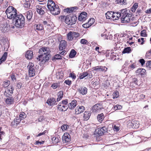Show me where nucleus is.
<instances>
[{
  "label": "nucleus",
  "instance_id": "f257e3e1",
  "mask_svg": "<svg viewBox=\"0 0 151 151\" xmlns=\"http://www.w3.org/2000/svg\"><path fill=\"white\" fill-rule=\"evenodd\" d=\"M39 52L40 55L37 58V60L39 61L41 60V62L42 64L49 60L50 55V52H48L47 47L40 48L39 50Z\"/></svg>",
  "mask_w": 151,
  "mask_h": 151
},
{
  "label": "nucleus",
  "instance_id": "f03ea898",
  "mask_svg": "<svg viewBox=\"0 0 151 151\" xmlns=\"http://www.w3.org/2000/svg\"><path fill=\"white\" fill-rule=\"evenodd\" d=\"M13 22L14 23V24L17 27L22 28L25 24L24 16L21 14L17 15L15 18L13 19Z\"/></svg>",
  "mask_w": 151,
  "mask_h": 151
},
{
  "label": "nucleus",
  "instance_id": "7ed1b4c3",
  "mask_svg": "<svg viewBox=\"0 0 151 151\" xmlns=\"http://www.w3.org/2000/svg\"><path fill=\"white\" fill-rule=\"evenodd\" d=\"M47 6L49 10L52 14L57 15L60 13V11L58 6L56 5L53 1L48 0Z\"/></svg>",
  "mask_w": 151,
  "mask_h": 151
},
{
  "label": "nucleus",
  "instance_id": "20e7f679",
  "mask_svg": "<svg viewBox=\"0 0 151 151\" xmlns=\"http://www.w3.org/2000/svg\"><path fill=\"white\" fill-rule=\"evenodd\" d=\"M122 15L121 19L122 23H128L130 22L132 15L130 14L129 10H127L126 9L122 10Z\"/></svg>",
  "mask_w": 151,
  "mask_h": 151
},
{
  "label": "nucleus",
  "instance_id": "39448f33",
  "mask_svg": "<svg viewBox=\"0 0 151 151\" xmlns=\"http://www.w3.org/2000/svg\"><path fill=\"white\" fill-rule=\"evenodd\" d=\"M5 12L7 18L9 19H14L17 15V10L12 6H9L6 9Z\"/></svg>",
  "mask_w": 151,
  "mask_h": 151
},
{
  "label": "nucleus",
  "instance_id": "423d86ee",
  "mask_svg": "<svg viewBox=\"0 0 151 151\" xmlns=\"http://www.w3.org/2000/svg\"><path fill=\"white\" fill-rule=\"evenodd\" d=\"M77 17L76 16L73 14L67 16V18L65 20V22L69 25H72L75 24L76 21Z\"/></svg>",
  "mask_w": 151,
  "mask_h": 151
},
{
  "label": "nucleus",
  "instance_id": "0eeeda50",
  "mask_svg": "<svg viewBox=\"0 0 151 151\" xmlns=\"http://www.w3.org/2000/svg\"><path fill=\"white\" fill-rule=\"evenodd\" d=\"M80 36V34L74 32H70L67 35L68 40L70 41L76 40Z\"/></svg>",
  "mask_w": 151,
  "mask_h": 151
},
{
  "label": "nucleus",
  "instance_id": "6e6552de",
  "mask_svg": "<svg viewBox=\"0 0 151 151\" xmlns=\"http://www.w3.org/2000/svg\"><path fill=\"white\" fill-rule=\"evenodd\" d=\"M127 125L130 127L137 128L139 127V122L137 120H133L132 121L129 120L127 122Z\"/></svg>",
  "mask_w": 151,
  "mask_h": 151
},
{
  "label": "nucleus",
  "instance_id": "1a4fd4ad",
  "mask_svg": "<svg viewBox=\"0 0 151 151\" xmlns=\"http://www.w3.org/2000/svg\"><path fill=\"white\" fill-rule=\"evenodd\" d=\"M36 8L37 12L40 15H43L45 13V11L47 10L45 6L38 5H36Z\"/></svg>",
  "mask_w": 151,
  "mask_h": 151
},
{
  "label": "nucleus",
  "instance_id": "9d476101",
  "mask_svg": "<svg viewBox=\"0 0 151 151\" xmlns=\"http://www.w3.org/2000/svg\"><path fill=\"white\" fill-rule=\"evenodd\" d=\"M0 28L3 32H7L9 30L10 27L6 23H1L0 26Z\"/></svg>",
  "mask_w": 151,
  "mask_h": 151
},
{
  "label": "nucleus",
  "instance_id": "9b49d317",
  "mask_svg": "<svg viewBox=\"0 0 151 151\" xmlns=\"http://www.w3.org/2000/svg\"><path fill=\"white\" fill-rule=\"evenodd\" d=\"M62 139L64 143L70 142V135L68 133H65L62 136Z\"/></svg>",
  "mask_w": 151,
  "mask_h": 151
},
{
  "label": "nucleus",
  "instance_id": "f8f14e48",
  "mask_svg": "<svg viewBox=\"0 0 151 151\" xmlns=\"http://www.w3.org/2000/svg\"><path fill=\"white\" fill-rule=\"evenodd\" d=\"M102 109V106L100 104H97L93 106L92 110L94 112H99Z\"/></svg>",
  "mask_w": 151,
  "mask_h": 151
},
{
  "label": "nucleus",
  "instance_id": "ddd939ff",
  "mask_svg": "<svg viewBox=\"0 0 151 151\" xmlns=\"http://www.w3.org/2000/svg\"><path fill=\"white\" fill-rule=\"evenodd\" d=\"M97 133L100 136L103 135L105 133L107 132V130L106 128L104 127L101 128H98L96 130Z\"/></svg>",
  "mask_w": 151,
  "mask_h": 151
},
{
  "label": "nucleus",
  "instance_id": "4468645a",
  "mask_svg": "<svg viewBox=\"0 0 151 151\" xmlns=\"http://www.w3.org/2000/svg\"><path fill=\"white\" fill-rule=\"evenodd\" d=\"M107 68L105 66H99L95 67L94 70L97 72H105L107 70Z\"/></svg>",
  "mask_w": 151,
  "mask_h": 151
},
{
  "label": "nucleus",
  "instance_id": "2eb2a0df",
  "mask_svg": "<svg viewBox=\"0 0 151 151\" xmlns=\"http://www.w3.org/2000/svg\"><path fill=\"white\" fill-rule=\"evenodd\" d=\"M87 18V13L85 12H82L78 17V20L81 21H85Z\"/></svg>",
  "mask_w": 151,
  "mask_h": 151
},
{
  "label": "nucleus",
  "instance_id": "dca6fc26",
  "mask_svg": "<svg viewBox=\"0 0 151 151\" xmlns=\"http://www.w3.org/2000/svg\"><path fill=\"white\" fill-rule=\"evenodd\" d=\"M85 110V108L83 106H78L75 109V114H78L83 112Z\"/></svg>",
  "mask_w": 151,
  "mask_h": 151
},
{
  "label": "nucleus",
  "instance_id": "f3484780",
  "mask_svg": "<svg viewBox=\"0 0 151 151\" xmlns=\"http://www.w3.org/2000/svg\"><path fill=\"white\" fill-rule=\"evenodd\" d=\"M58 109L60 111H64L67 110L68 108V105H65L59 103L58 105Z\"/></svg>",
  "mask_w": 151,
  "mask_h": 151
},
{
  "label": "nucleus",
  "instance_id": "a211bd4d",
  "mask_svg": "<svg viewBox=\"0 0 151 151\" xmlns=\"http://www.w3.org/2000/svg\"><path fill=\"white\" fill-rule=\"evenodd\" d=\"M78 9L77 6H74L68 8L64 9V12L67 13H71L75 12Z\"/></svg>",
  "mask_w": 151,
  "mask_h": 151
},
{
  "label": "nucleus",
  "instance_id": "6ab92c4d",
  "mask_svg": "<svg viewBox=\"0 0 151 151\" xmlns=\"http://www.w3.org/2000/svg\"><path fill=\"white\" fill-rule=\"evenodd\" d=\"M34 27L35 31L37 32L39 31H43L44 30V27L42 25L40 24H35Z\"/></svg>",
  "mask_w": 151,
  "mask_h": 151
},
{
  "label": "nucleus",
  "instance_id": "aec40b11",
  "mask_svg": "<svg viewBox=\"0 0 151 151\" xmlns=\"http://www.w3.org/2000/svg\"><path fill=\"white\" fill-rule=\"evenodd\" d=\"M56 101L55 99L54 98H51L48 99L46 101V103L48 105L50 106H52L53 105L56 104Z\"/></svg>",
  "mask_w": 151,
  "mask_h": 151
},
{
  "label": "nucleus",
  "instance_id": "412c9836",
  "mask_svg": "<svg viewBox=\"0 0 151 151\" xmlns=\"http://www.w3.org/2000/svg\"><path fill=\"white\" fill-rule=\"evenodd\" d=\"M67 45V42L65 40H62L60 41L59 46V49L60 50H62L65 48Z\"/></svg>",
  "mask_w": 151,
  "mask_h": 151
},
{
  "label": "nucleus",
  "instance_id": "4be33fe9",
  "mask_svg": "<svg viewBox=\"0 0 151 151\" xmlns=\"http://www.w3.org/2000/svg\"><path fill=\"white\" fill-rule=\"evenodd\" d=\"M33 56V53L31 50L27 51L25 54V56L26 58L28 59H31Z\"/></svg>",
  "mask_w": 151,
  "mask_h": 151
},
{
  "label": "nucleus",
  "instance_id": "5701e85b",
  "mask_svg": "<svg viewBox=\"0 0 151 151\" xmlns=\"http://www.w3.org/2000/svg\"><path fill=\"white\" fill-rule=\"evenodd\" d=\"M91 114V112L90 111H85L83 116V119L84 120H87L90 118Z\"/></svg>",
  "mask_w": 151,
  "mask_h": 151
},
{
  "label": "nucleus",
  "instance_id": "b1692460",
  "mask_svg": "<svg viewBox=\"0 0 151 151\" xmlns=\"http://www.w3.org/2000/svg\"><path fill=\"white\" fill-rule=\"evenodd\" d=\"M25 14L27 20L29 21H30L33 15V12L31 10H29L26 12Z\"/></svg>",
  "mask_w": 151,
  "mask_h": 151
},
{
  "label": "nucleus",
  "instance_id": "393cba45",
  "mask_svg": "<svg viewBox=\"0 0 151 151\" xmlns=\"http://www.w3.org/2000/svg\"><path fill=\"white\" fill-rule=\"evenodd\" d=\"M20 122V119L15 118L11 122V125L14 127H16Z\"/></svg>",
  "mask_w": 151,
  "mask_h": 151
},
{
  "label": "nucleus",
  "instance_id": "a878e982",
  "mask_svg": "<svg viewBox=\"0 0 151 151\" xmlns=\"http://www.w3.org/2000/svg\"><path fill=\"white\" fill-rule=\"evenodd\" d=\"M77 101L75 100H72L68 106V107L70 109H73L76 106Z\"/></svg>",
  "mask_w": 151,
  "mask_h": 151
},
{
  "label": "nucleus",
  "instance_id": "bb28decb",
  "mask_svg": "<svg viewBox=\"0 0 151 151\" xmlns=\"http://www.w3.org/2000/svg\"><path fill=\"white\" fill-rule=\"evenodd\" d=\"M7 97L5 100L6 104L8 105H10L13 104L14 102V98L12 97L9 96Z\"/></svg>",
  "mask_w": 151,
  "mask_h": 151
},
{
  "label": "nucleus",
  "instance_id": "cd10ccee",
  "mask_svg": "<svg viewBox=\"0 0 151 151\" xmlns=\"http://www.w3.org/2000/svg\"><path fill=\"white\" fill-rule=\"evenodd\" d=\"M113 14H114V11H108L105 14L106 19L113 20Z\"/></svg>",
  "mask_w": 151,
  "mask_h": 151
},
{
  "label": "nucleus",
  "instance_id": "c85d7f7f",
  "mask_svg": "<svg viewBox=\"0 0 151 151\" xmlns=\"http://www.w3.org/2000/svg\"><path fill=\"white\" fill-rule=\"evenodd\" d=\"M78 90L82 95L86 94L87 92V88L85 87H81L78 89Z\"/></svg>",
  "mask_w": 151,
  "mask_h": 151
},
{
  "label": "nucleus",
  "instance_id": "c756f323",
  "mask_svg": "<svg viewBox=\"0 0 151 151\" xmlns=\"http://www.w3.org/2000/svg\"><path fill=\"white\" fill-rule=\"evenodd\" d=\"M23 4L25 8H28L30 6V3L29 0H23Z\"/></svg>",
  "mask_w": 151,
  "mask_h": 151
},
{
  "label": "nucleus",
  "instance_id": "7c9ffc66",
  "mask_svg": "<svg viewBox=\"0 0 151 151\" xmlns=\"http://www.w3.org/2000/svg\"><path fill=\"white\" fill-rule=\"evenodd\" d=\"M28 74L30 77H32L35 75V68L28 70Z\"/></svg>",
  "mask_w": 151,
  "mask_h": 151
},
{
  "label": "nucleus",
  "instance_id": "2f4dec72",
  "mask_svg": "<svg viewBox=\"0 0 151 151\" xmlns=\"http://www.w3.org/2000/svg\"><path fill=\"white\" fill-rule=\"evenodd\" d=\"M104 118V116L103 113H101L100 114H99L97 117V120L99 121V122H101L102 120Z\"/></svg>",
  "mask_w": 151,
  "mask_h": 151
},
{
  "label": "nucleus",
  "instance_id": "473e14b6",
  "mask_svg": "<svg viewBox=\"0 0 151 151\" xmlns=\"http://www.w3.org/2000/svg\"><path fill=\"white\" fill-rule=\"evenodd\" d=\"M58 97L57 99V101L58 102L60 101L63 97V92L60 91L58 93Z\"/></svg>",
  "mask_w": 151,
  "mask_h": 151
},
{
  "label": "nucleus",
  "instance_id": "72a5a7b5",
  "mask_svg": "<svg viewBox=\"0 0 151 151\" xmlns=\"http://www.w3.org/2000/svg\"><path fill=\"white\" fill-rule=\"evenodd\" d=\"M131 52V48L130 47H127L124 48L122 53L123 54L129 53Z\"/></svg>",
  "mask_w": 151,
  "mask_h": 151
},
{
  "label": "nucleus",
  "instance_id": "f704fd0d",
  "mask_svg": "<svg viewBox=\"0 0 151 151\" xmlns=\"http://www.w3.org/2000/svg\"><path fill=\"white\" fill-rule=\"evenodd\" d=\"M76 54V51L74 49H72L70 53L69 56L70 58H73Z\"/></svg>",
  "mask_w": 151,
  "mask_h": 151
},
{
  "label": "nucleus",
  "instance_id": "c9c22d12",
  "mask_svg": "<svg viewBox=\"0 0 151 151\" xmlns=\"http://www.w3.org/2000/svg\"><path fill=\"white\" fill-rule=\"evenodd\" d=\"M88 75V72H84L82 73H81L80 75L79 78L80 79H83L84 78L87 76Z\"/></svg>",
  "mask_w": 151,
  "mask_h": 151
},
{
  "label": "nucleus",
  "instance_id": "e433bc0d",
  "mask_svg": "<svg viewBox=\"0 0 151 151\" xmlns=\"http://www.w3.org/2000/svg\"><path fill=\"white\" fill-rule=\"evenodd\" d=\"M115 2L120 5H125L126 4V0H116Z\"/></svg>",
  "mask_w": 151,
  "mask_h": 151
},
{
  "label": "nucleus",
  "instance_id": "4c0bfd02",
  "mask_svg": "<svg viewBox=\"0 0 151 151\" xmlns=\"http://www.w3.org/2000/svg\"><path fill=\"white\" fill-rule=\"evenodd\" d=\"M26 115L24 112H21L19 116V117L18 119H20V121L24 119L26 117Z\"/></svg>",
  "mask_w": 151,
  "mask_h": 151
},
{
  "label": "nucleus",
  "instance_id": "58836bf2",
  "mask_svg": "<svg viewBox=\"0 0 151 151\" xmlns=\"http://www.w3.org/2000/svg\"><path fill=\"white\" fill-rule=\"evenodd\" d=\"M62 59V56L59 54H57L55 55L52 59L53 61H55L57 60H60Z\"/></svg>",
  "mask_w": 151,
  "mask_h": 151
},
{
  "label": "nucleus",
  "instance_id": "ea45409f",
  "mask_svg": "<svg viewBox=\"0 0 151 151\" xmlns=\"http://www.w3.org/2000/svg\"><path fill=\"white\" fill-rule=\"evenodd\" d=\"M138 7V4L137 3H135L131 8V11L133 12H135L136 10L137 9Z\"/></svg>",
  "mask_w": 151,
  "mask_h": 151
},
{
  "label": "nucleus",
  "instance_id": "a19ab883",
  "mask_svg": "<svg viewBox=\"0 0 151 151\" xmlns=\"http://www.w3.org/2000/svg\"><path fill=\"white\" fill-rule=\"evenodd\" d=\"M6 89H8L9 92V93L10 94H11V96L13 93V91L14 90V88H13L12 86H10L8 88Z\"/></svg>",
  "mask_w": 151,
  "mask_h": 151
},
{
  "label": "nucleus",
  "instance_id": "79ce46f5",
  "mask_svg": "<svg viewBox=\"0 0 151 151\" xmlns=\"http://www.w3.org/2000/svg\"><path fill=\"white\" fill-rule=\"evenodd\" d=\"M8 53L7 52H5L4 54L2 56L1 58V59L3 60V61H5L7 58V56Z\"/></svg>",
  "mask_w": 151,
  "mask_h": 151
},
{
  "label": "nucleus",
  "instance_id": "37998d69",
  "mask_svg": "<svg viewBox=\"0 0 151 151\" xmlns=\"http://www.w3.org/2000/svg\"><path fill=\"white\" fill-rule=\"evenodd\" d=\"M2 127L0 126V139L1 140L3 138V136H4L5 133L4 131H2Z\"/></svg>",
  "mask_w": 151,
  "mask_h": 151
},
{
  "label": "nucleus",
  "instance_id": "c03bdc74",
  "mask_svg": "<svg viewBox=\"0 0 151 151\" xmlns=\"http://www.w3.org/2000/svg\"><path fill=\"white\" fill-rule=\"evenodd\" d=\"M145 57L146 58H150L151 57V49L147 51Z\"/></svg>",
  "mask_w": 151,
  "mask_h": 151
},
{
  "label": "nucleus",
  "instance_id": "a18cd8bd",
  "mask_svg": "<svg viewBox=\"0 0 151 151\" xmlns=\"http://www.w3.org/2000/svg\"><path fill=\"white\" fill-rule=\"evenodd\" d=\"M114 109L115 110L120 109L122 108V106L120 105H116L114 107Z\"/></svg>",
  "mask_w": 151,
  "mask_h": 151
},
{
  "label": "nucleus",
  "instance_id": "49530a36",
  "mask_svg": "<svg viewBox=\"0 0 151 151\" xmlns=\"http://www.w3.org/2000/svg\"><path fill=\"white\" fill-rule=\"evenodd\" d=\"M146 31L145 29H143L141 32V36L143 37H146L147 36V34L146 33Z\"/></svg>",
  "mask_w": 151,
  "mask_h": 151
},
{
  "label": "nucleus",
  "instance_id": "de8ad7c7",
  "mask_svg": "<svg viewBox=\"0 0 151 151\" xmlns=\"http://www.w3.org/2000/svg\"><path fill=\"white\" fill-rule=\"evenodd\" d=\"M34 65L32 63H29L27 66V68L29 69L34 68Z\"/></svg>",
  "mask_w": 151,
  "mask_h": 151
},
{
  "label": "nucleus",
  "instance_id": "09e8293b",
  "mask_svg": "<svg viewBox=\"0 0 151 151\" xmlns=\"http://www.w3.org/2000/svg\"><path fill=\"white\" fill-rule=\"evenodd\" d=\"M10 84V81H5L4 82L3 84V87L4 88H6L8 87Z\"/></svg>",
  "mask_w": 151,
  "mask_h": 151
},
{
  "label": "nucleus",
  "instance_id": "8fccbe9b",
  "mask_svg": "<svg viewBox=\"0 0 151 151\" xmlns=\"http://www.w3.org/2000/svg\"><path fill=\"white\" fill-rule=\"evenodd\" d=\"M4 94L6 97H9L11 96V94L8 92V89H6L5 91L4 92Z\"/></svg>",
  "mask_w": 151,
  "mask_h": 151
},
{
  "label": "nucleus",
  "instance_id": "3c124183",
  "mask_svg": "<svg viewBox=\"0 0 151 151\" xmlns=\"http://www.w3.org/2000/svg\"><path fill=\"white\" fill-rule=\"evenodd\" d=\"M113 14V20H114L118 19V17H117L116 15V12H114V14Z\"/></svg>",
  "mask_w": 151,
  "mask_h": 151
},
{
  "label": "nucleus",
  "instance_id": "603ef678",
  "mask_svg": "<svg viewBox=\"0 0 151 151\" xmlns=\"http://www.w3.org/2000/svg\"><path fill=\"white\" fill-rule=\"evenodd\" d=\"M80 42L82 44H87L88 41L85 39H82L80 41Z\"/></svg>",
  "mask_w": 151,
  "mask_h": 151
},
{
  "label": "nucleus",
  "instance_id": "864d4df0",
  "mask_svg": "<svg viewBox=\"0 0 151 151\" xmlns=\"http://www.w3.org/2000/svg\"><path fill=\"white\" fill-rule=\"evenodd\" d=\"M122 10L119 11V12H116V15L117 16V17H118V19H119V18L122 17Z\"/></svg>",
  "mask_w": 151,
  "mask_h": 151
},
{
  "label": "nucleus",
  "instance_id": "5fc2aeb1",
  "mask_svg": "<svg viewBox=\"0 0 151 151\" xmlns=\"http://www.w3.org/2000/svg\"><path fill=\"white\" fill-rule=\"evenodd\" d=\"M91 25H90L89 23H87L84 24L82 25V26L84 28H89Z\"/></svg>",
  "mask_w": 151,
  "mask_h": 151
},
{
  "label": "nucleus",
  "instance_id": "6e6d98bb",
  "mask_svg": "<svg viewBox=\"0 0 151 151\" xmlns=\"http://www.w3.org/2000/svg\"><path fill=\"white\" fill-rule=\"evenodd\" d=\"M142 71L141 70V68H139L136 71V73L138 75L140 74H143L142 73Z\"/></svg>",
  "mask_w": 151,
  "mask_h": 151
},
{
  "label": "nucleus",
  "instance_id": "4d7b16f0",
  "mask_svg": "<svg viewBox=\"0 0 151 151\" xmlns=\"http://www.w3.org/2000/svg\"><path fill=\"white\" fill-rule=\"evenodd\" d=\"M44 120V116H40L38 119V122H41Z\"/></svg>",
  "mask_w": 151,
  "mask_h": 151
},
{
  "label": "nucleus",
  "instance_id": "13d9d810",
  "mask_svg": "<svg viewBox=\"0 0 151 151\" xmlns=\"http://www.w3.org/2000/svg\"><path fill=\"white\" fill-rule=\"evenodd\" d=\"M64 83L69 86H70L71 84V81L69 80H66L65 81Z\"/></svg>",
  "mask_w": 151,
  "mask_h": 151
},
{
  "label": "nucleus",
  "instance_id": "bf43d9fd",
  "mask_svg": "<svg viewBox=\"0 0 151 151\" xmlns=\"http://www.w3.org/2000/svg\"><path fill=\"white\" fill-rule=\"evenodd\" d=\"M51 87L54 89H55L57 88L58 84L57 83H54L52 84Z\"/></svg>",
  "mask_w": 151,
  "mask_h": 151
},
{
  "label": "nucleus",
  "instance_id": "052dcab7",
  "mask_svg": "<svg viewBox=\"0 0 151 151\" xmlns=\"http://www.w3.org/2000/svg\"><path fill=\"white\" fill-rule=\"evenodd\" d=\"M62 104L65 105H68L67 104L68 103V100L65 99L64 100H63L62 101Z\"/></svg>",
  "mask_w": 151,
  "mask_h": 151
},
{
  "label": "nucleus",
  "instance_id": "680f3d73",
  "mask_svg": "<svg viewBox=\"0 0 151 151\" xmlns=\"http://www.w3.org/2000/svg\"><path fill=\"white\" fill-rule=\"evenodd\" d=\"M67 126L66 124H64L61 127V129L63 130H66L67 129Z\"/></svg>",
  "mask_w": 151,
  "mask_h": 151
},
{
  "label": "nucleus",
  "instance_id": "e2e57ef3",
  "mask_svg": "<svg viewBox=\"0 0 151 151\" xmlns=\"http://www.w3.org/2000/svg\"><path fill=\"white\" fill-rule=\"evenodd\" d=\"M67 51H66L65 50H64L63 51H62L61 52H59L60 54V55H65V54H66L67 53Z\"/></svg>",
  "mask_w": 151,
  "mask_h": 151
},
{
  "label": "nucleus",
  "instance_id": "0e129e2a",
  "mask_svg": "<svg viewBox=\"0 0 151 151\" xmlns=\"http://www.w3.org/2000/svg\"><path fill=\"white\" fill-rule=\"evenodd\" d=\"M139 61L142 65H143L145 63V60L143 59H140Z\"/></svg>",
  "mask_w": 151,
  "mask_h": 151
},
{
  "label": "nucleus",
  "instance_id": "69168bd1",
  "mask_svg": "<svg viewBox=\"0 0 151 151\" xmlns=\"http://www.w3.org/2000/svg\"><path fill=\"white\" fill-rule=\"evenodd\" d=\"M70 77L72 78L73 79H75L76 78V76L75 75L74 73H71L70 74Z\"/></svg>",
  "mask_w": 151,
  "mask_h": 151
},
{
  "label": "nucleus",
  "instance_id": "338daca9",
  "mask_svg": "<svg viewBox=\"0 0 151 151\" xmlns=\"http://www.w3.org/2000/svg\"><path fill=\"white\" fill-rule=\"evenodd\" d=\"M36 111L37 112V114H39L41 115V114H43V113H42L43 111L42 110H41V109L38 110Z\"/></svg>",
  "mask_w": 151,
  "mask_h": 151
},
{
  "label": "nucleus",
  "instance_id": "774afa93",
  "mask_svg": "<svg viewBox=\"0 0 151 151\" xmlns=\"http://www.w3.org/2000/svg\"><path fill=\"white\" fill-rule=\"evenodd\" d=\"M22 86V83H17V87L18 89H20Z\"/></svg>",
  "mask_w": 151,
  "mask_h": 151
}]
</instances>
